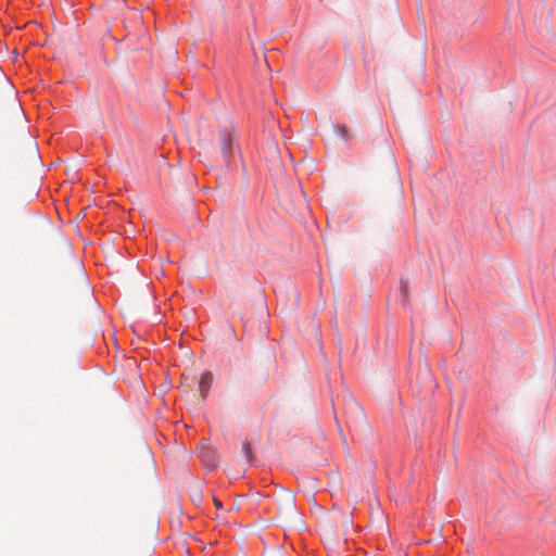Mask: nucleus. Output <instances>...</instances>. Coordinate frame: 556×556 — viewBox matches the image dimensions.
<instances>
[{"label": "nucleus", "instance_id": "f257e3e1", "mask_svg": "<svg viewBox=\"0 0 556 556\" xmlns=\"http://www.w3.org/2000/svg\"><path fill=\"white\" fill-rule=\"evenodd\" d=\"M278 504L280 506L281 513L286 517H296L295 498L291 492L282 489L278 497Z\"/></svg>", "mask_w": 556, "mask_h": 556}, {"label": "nucleus", "instance_id": "6e6552de", "mask_svg": "<svg viewBox=\"0 0 556 556\" xmlns=\"http://www.w3.org/2000/svg\"><path fill=\"white\" fill-rule=\"evenodd\" d=\"M406 291H407V287H406V285H403V283H402V292H403V293H406Z\"/></svg>", "mask_w": 556, "mask_h": 556}, {"label": "nucleus", "instance_id": "39448f33", "mask_svg": "<svg viewBox=\"0 0 556 556\" xmlns=\"http://www.w3.org/2000/svg\"><path fill=\"white\" fill-rule=\"evenodd\" d=\"M334 132L344 141H348L351 138H353V135L344 125L334 126Z\"/></svg>", "mask_w": 556, "mask_h": 556}, {"label": "nucleus", "instance_id": "20e7f679", "mask_svg": "<svg viewBox=\"0 0 556 556\" xmlns=\"http://www.w3.org/2000/svg\"><path fill=\"white\" fill-rule=\"evenodd\" d=\"M222 149L225 155H228L232 149V138L231 135L227 131L222 132Z\"/></svg>", "mask_w": 556, "mask_h": 556}, {"label": "nucleus", "instance_id": "0eeeda50", "mask_svg": "<svg viewBox=\"0 0 556 556\" xmlns=\"http://www.w3.org/2000/svg\"><path fill=\"white\" fill-rule=\"evenodd\" d=\"M214 503L216 505L217 508H220L222 507V503L220 501H218L217 498H214Z\"/></svg>", "mask_w": 556, "mask_h": 556}, {"label": "nucleus", "instance_id": "f03ea898", "mask_svg": "<svg viewBox=\"0 0 556 556\" xmlns=\"http://www.w3.org/2000/svg\"><path fill=\"white\" fill-rule=\"evenodd\" d=\"M199 457L201 458L204 466L213 469L217 467L219 463V456L213 447L201 445L199 448Z\"/></svg>", "mask_w": 556, "mask_h": 556}, {"label": "nucleus", "instance_id": "7ed1b4c3", "mask_svg": "<svg viewBox=\"0 0 556 556\" xmlns=\"http://www.w3.org/2000/svg\"><path fill=\"white\" fill-rule=\"evenodd\" d=\"M213 381V375L211 372H204L199 381V392L202 400H205L207 392Z\"/></svg>", "mask_w": 556, "mask_h": 556}, {"label": "nucleus", "instance_id": "423d86ee", "mask_svg": "<svg viewBox=\"0 0 556 556\" xmlns=\"http://www.w3.org/2000/svg\"><path fill=\"white\" fill-rule=\"evenodd\" d=\"M242 452L245 455L248 462L250 463L252 460V448L249 442L244 441L242 443Z\"/></svg>", "mask_w": 556, "mask_h": 556}]
</instances>
